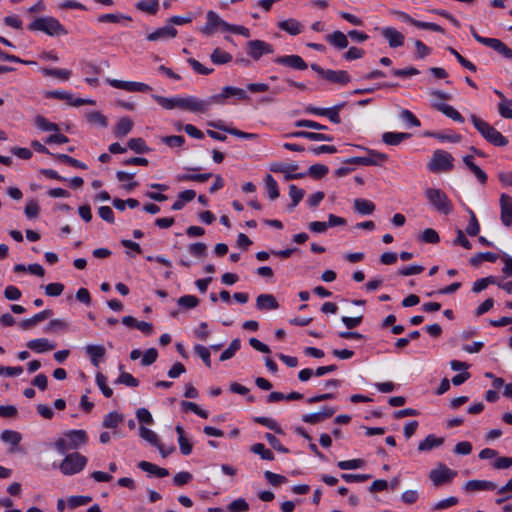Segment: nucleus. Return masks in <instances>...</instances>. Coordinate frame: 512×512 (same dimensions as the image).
Returning <instances> with one entry per match:
<instances>
[{
	"mask_svg": "<svg viewBox=\"0 0 512 512\" xmlns=\"http://www.w3.org/2000/svg\"><path fill=\"white\" fill-rule=\"evenodd\" d=\"M487 47L494 49L507 59H512V50L499 39L491 38L490 41H488Z\"/></svg>",
	"mask_w": 512,
	"mask_h": 512,
	"instance_id": "38",
	"label": "nucleus"
},
{
	"mask_svg": "<svg viewBox=\"0 0 512 512\" xmlns=\"http://www.w3.org/2000/svg\"><path fill=\"white\" fill-rule=\"evenodd\" d=\"M304 194H305V192L303 189H300L296 185L291 184L289 186V196L292 199V203L289 205V208H291V209L295 208L299 204V202L303 199Z\"/></svg>",
	"mask_w": 512,
	"mask_h": 512,
	"instance_id": "46",
	"label": "nucleus"
},
{
	"mask_svg": "<svg viewBox=\"0 0 512 512\" xmlns=\"http://www.w3.org/2000/svg\"><path fill=\"white\" fill-rule=\"evenodd\" d=\"M433 107L456 122H464L463 116L451 105L445 103H433Z\"/></svg>",
	"mask_w": 512,
	"mask_h": 512,
	"instance_id": "29",
	"label": "nucleus"
},
{
	"mask_svg": "<svg viewBox=\"0 0 512 512\" xmlns=\"http://www.w3.org/2000/svg\"><path fill=\"white\" fill-rule=\"evenodd\" d=\"M152 98L164 109L172 110L179 108L181 110L189 111L192 113H205L206 103L202 99L194 96L187 97H172L167 98L164 96L153 94Z\"/></svg>",
	"mask_w": 512,
	"mask_h": 512,
	"instance_id": "1",
	"label": "nucleus"
},
{
	"mask_svg": "<svg viewBox=\"0 0 512 512\" xmlns=\"http://www.w3.org/2000/svg\"><path fill=\"white\" fill-rule=\"evenodd\" d=\"M419 239L424 243L430 244H437L440 241L437 231L432 228H426L420 235Z\"/></svg>",
	"mask_w": 512,
	"mask_h": 512,
	"instance_id": "53",
	"label": "nucleus"
},
{
	"mask_svg": "<svg viewBox=\"0 0 512 512\" xmlns=\"http://www.w3.org/2000/svg\"><path fill=\"white\" fill-rule=\"evenodd\" d=\"M123 416L115 411L108 413L102 422V426L105 428L113 429L118 426L120 422H122Z\"/></svg>",
	"mask_w": 512,
	"mask_h": 512,
	"instance_id": "43",
	"label": "nucleus"
},
{
	"mask_svg": "<svg viewBox=\"0 0 512 512\" xmlns=\"http://www.w3.org/2000/svg\"><path fill=\"white\" fill-rule=\"evenodd\" d=\"M354 209L356 212H358L360 214L369 215L374 212L375 205L370 200L357 198L354 200Z\"/></svg>",
	"mask_w": 512,
	"mask_h": 512,
	"instance_id": "36",
	"label": "nucleus"
},
{
	"mask_svg": "<svg viewBox=\"0 0 512 512\" xmlns=\"http://www.w3.org/2000/svg\"><path fill=\"white\" fill-rule=\"evenodd\" d=\"M212 177V173H202V174H181L177 176V180L182 181H195V182H206Z\"/></svg>",
	"mask_w": 512,
	"mask_h": 512,
	"instance_id": "47",
	"label": "nucleus"
},
{
	"mask_svg": "<svg viewBox=\"0 0 512 512\" xmlns=\"http://www.w3.org/2000/svg\"><path fill=\"white\" fill-rule=\"evenodd\" d=\"M433 107L456 122H464L463 116L451 105L445 103H433Z\"/></svg>",
	"mask_w": 512,
	"mask_h": 512,
	"instance_id": "27",
	"label": "nucleus"
},
{
	"mask_svg": "<svg viewBox=\"0 0 512 512\" xmlns=\"http://www.w3.org/2000/svg\"><path fill=\"white\" fill-rule=\"evenodd\" d=\"M278 28L282 31L287 32L292 36L299 35L303 31V25L297 19L289 18L283 21H280L277 24Z\"/></svg>",
	"mask_w": 512,
	"mask_h": 512,
	"instance_id": "22",
	"label": "nucleus"
},
{
	"mask_svg": "<svg viewBox=\"0 0 512 512\" xmlns=\"http://www.w3.org/2000/svg\"><path fill=\"white\" fill-rule=\"evenodd\" d=\"M425 196L438 213L448 215L453 211L451 200L441 189L428 188L425 190Z\"/></svg>",
	"mask_w": 512,
	"mask_h": 512,
	"instance_id": "4",
	"label": "nucleus"
},
{
	"mask_svg": "<svg viewBox=\"0 0 512 512\" xmlns=\"http://www.w3.org/2000/svg\"><path fill=\"white\" fill-rule=\"evenodd\" d=\"M324 79L329 82L341 84V85H345L351 81V77H350L349 73L345 70L327 69Z\"/></svg>",
	"mask_w": 512,
	"mask_h": 512,
	"instance_id": "23",
	"label": "nucleus"
},
{
	"mask_svg": "<svg viewBox=\"0 0 512 512\" xmlns=\"http://www.w3.org/2000/svg\"><path fill=\"white\" fill-rule=\"evenodd\" d=\"M453 156L445 150H435L427 165L431 172H447L453 169Z\"/></svg>",
	"mask_w": 512,
	"mask_h": 512,
	"instance_id": "7",
	"label": "nucleus"
},
{
	"mask_svg": "<svg viewBox=\"0 0 512 512\" xmlns=\"http://www.w3.org/2000/svg\"><path fill=\"white\" fill-rule=\"evenodd\" d=\"M306 112L314 115L325 116L335 124H339L341 122L339 112L332 108H319L314 106H308L306 107Z\"/></svg>",
	"mask_w": 512,
	"mask_h": 512,
	"instance_id": "19",
	"label": "nucleus"
},
{
	"mask_svg": "<svg viewBox=\"0 0 512 512\" xmlns=\"http://www.w3.org/2000/svg\"><path fill=\"white\" fill-rule=\"evenodd\" d=\"M26 346L37 353L51 351L55 348V344L48 341L46 338H37L27 342Z\"/></svg>",
	"mask_w": 512,
	"mask_h": 512,
	"instance_id": "25",
	"label": "nucleus"
},
{
	"mask_svg": "<svg viewBox=\"0 0 512 512\" xmlns=\"http://www.w3.org/2000/svg\"><path fill=\"white\" fill-rule=\"evenodd\" d=\"M133 121L129 117H122L118 120L115 129L114 135L118 138L125 137L133 128Z\"/></svg>",
	"mask_w": 512,
	"mask_h": 512,
	"instance_id": "31",
	"label": "nucleus"
},
{
	"mask_svg": "<svg viewBox=\"0 0 512 512\" xmlns=\"http://www.w3.org/2000/svg\"><path fill=\"white\" fill-rule=\"evenodd\" d=\"M456 472L452 471L444 464H439L437 469H433L429 473V478L434 486L438 487L445 483L451 482Z\"/></svg>",
	"mask_w": 512,
	"mask_h": 512,
	"instance_id": "12",
	"label": "nucleus"
},
{
	"mask_svg": "<svg viewBox=\"0 0 512 512\" xmlns=\"http://www.w3.org/2000/svg\"><path fill=\"white\" fill-rule=\"evenodd\" d=\"M496 484L488 480H469L465 483L464 489L469 492L490 491L496 489Z\"/></svg>",
	"mask_w": 512,
	"mask_h": 512,
	"instance_id": "21",
	"label": "nucleus"
},
{
	"mask_svg": "<svg viewBox=\"0 0 512 512\" xmlns=\"http://www.w3.org/2000/svg\"><path fill=\"white\" fill-rule=\"evenodd\" d=\"M139 435L141 438H143L145 441L149 442L153 446L158 445V443L160 442L157 434L144 426H140Z\"/></svg>",
	"mask_w": 512,
	"mask_h": 512,
	"instance_id": "54",
	"label": "nucleus"
},
{
	"mask_svg": "<svg viewBox=\"0 0 512 512\" xmlns=\"http://www.w3.org/2000/svg\"><path fill=\"white\" fill-rule=\"evenodd\" d=\"M367 152V156L363 157H351L346 159L344 162L348 164L364 165V166H381L387 161L388 156L377 150L368 149L362 146H357Z\"/></svg>",
	"mask_w": 512,
	"mask_h": 512,
	"instance_id": "8",
	"label": "nucleus"
},
{
	"mask_svg": "<svg viewBox=\"0 0 512 512\" xmlns=\"http://www.w3.org/2000/svg\"><path fill=\"white\" fill-rule=\"evenodd\" d=\"M177 35V30L172 26H165L158 28L156 31L147 35L148 41H157L160 39L174 38Z\"/></svg>",
	"mask_w": 512,
	"mask_h": 512,
	"instance_id": "26",
	"label": "nucleus"
},
{
	"mask_svg": "<svg viewBox=\"0 0 512 512\" xmlns=\"http://www.w3.org/2000/svg\"><path fill=\"white\" fill-rule=\"evenodd\" d=\"M326 40L338 49H344L348 46L347 36L341 31H334L326 36Z\"/></svg>",
	"mask_w": 512,
	"mask_h": 512,
	"instance_id": "33",
	"label": "nucleus"
},
{
	"mask_svg": "<svg viewBox=\"0 0 512 512\" xmlns=\"http://www.w3.org/2000/svg\"><path fill=\"white\" fill-rule=\"evenodd\" d=\"M27 28L30 31H40L49 36H64L68 33L65 27L52 16L38 17Z\"/></svg>",
	"mask_w": 512,
	"mask_h": 512,
	"instance_id": "2",
	"label": "nucleus"
},
{
	"mask_svg": "<svg viewBox=\"0 0 512 512\" xmlns=\"http://www.w3.org/2000/svg\"><path fill=\"white\" fill-rule=\"evenodd\" d=\"M256 308L260 311L276 310L279 303L272 294H260L256 298Z\"/></svg>",
	"mask_w": 512,
	"mask_h": 512,
	"instance_id": "18",
	"label": "nucleus"
},
{
	"mask_svg": "<svg viewBox=\"0 0 512 512\" xmlns=\"http://www.w3.org/2000/svg\"><path fill=\"white\" fill-rule=\"evenodd\" d=\"M470 221L466 227V233L470 236L478 235L480 231V225L478 223L475 213L469 209Z\"/></svg>",
	"mask_w": 512,
	"mask_h": 512,
	"instance_id": "56",
	"label": "nucleus"
},
{
	"mask_svg": "<svg viewBox=\"0 0 512 512\" xmlns=\"http://www.w3.org/2000/svg\"><path fill=\"white\" fill-rule=\"evenodd\" d=\"M24 212H25V215L29 219L37 218L39 216V213H40V206H39L38 202L36 200H33V199L30 200L26 204Z\"/></svg>",
	"mask_w": 512,
	"mask_h": 512,
	"instance_id": "61",
	"label": "nucleus"
},
{
	"mask_svg": "<svg viewBox=\"0 0 512 512\" xmlns=\"http://www.w3.org/2000/svg\"><path fill=\"white\" fill-rule=\"evenodd\" d=\"M86 353L90 357V361L94 366L99 365V359L104 357L106 350L104 346L101 345H88L86 347Z\"/></svg>",
	"mask_w": 512,
	"mask_h": 512,
	"instance_id": "35",
	"label": "nucleus"
},
{
	"mask_svg": "<svg viewBox=\"0 0 512 512\" xmlns=\"http://www.w3.org/2000/svg\"><path fill=\"white\" fill-rule=\"evenodd\" d=\"M106 380V377L102 373H97L96 383L99 389L105 397L110 398L113 395V390L107 386Z\"/></svg>",
	"mask_w": 512,
	"mask_h": 512,
	"instance_id": "62",
	"label": "nucleus"
},
{
	"mask_svg": "<svg viewBox=\"0 0 512 512\" xmlns=\"http://www.w3.org/2000/svg\"><path fill=\"white\" fill-rule=\"evenodd\" d=\"M35 126L42 131H59V126L56 123L50 122L42 115L35 117Z\"/></svg>",
	"mask_w": 512,
	"mask_h": 512,
	"instance_id": "41",
	"label": "nucleus"
},
{
	"mask_svg": "<svg viewBox=\"0 0 512 512\" xmlns=\"http://www.w3.org/2000/svg\"><path fill=\"white\" fill-rule=\"evenodd\" d=\"M501 221L505 226L512 224V198L507 194L500 196Z\"/></svg>",
	"mask_w": 512,
	"mask_h": 512,
	"instance_id": "17",
	"label": "nucleus"
},
{
	"mask_svg": "<svg viewBox=\"0 0 512 512\" xmlns=\"http://www.w3.org/2000/svg\"><path fill=\"white\" fill-rule=\"evenodd\" d=\"M188 251L195 257L204 258L206 256L207 246L202 242L192 243L188 246Z\"/></svg>",
	"mask_w": 512,
	"mask_h": 512,
	"instance_id": "58",
	"label": "nucleus"
},
{
	"mask_svg": "<svg viewBox=\"0 0 512 512\" xmlns=\"http://www.w3.org/2000/svg\"><path fill=\"white\" fill-rule=\"evenodd\" d=\"M230 512H245L249 509V505L243 498L233 500L228 507Z\"/></svg>",
	"mask_w": 512,
	"mask_h": 512,
	"instance_id": "64",
	"label": "nucleus"
},
{
	"mask_svg": "<svg viewBox=\"0 0 512 512\" xmlns=\"http://www.w3.org/2000/svg\"><path fill=\"white\" fill-rule=\"evenodd\" d=\"M87 458L79 452L67 454L59 464V470L65 476L75 475L81 472L86 464Z\"/></svg>",
	"mask_w": 512,
	"mask_h": 512,
	"instance_id": "5",
	"label": "nucleus"
},
{
	"mask_svg": "<svg viewBox=\"0 0 512 512\" xmlns=\"http://www.w3.org/2000/svg\"><path fill=\"white\" fill-rule=\"evenodd\" d=\"M287 137L306 138L311 141H332L333 140V138L330 135L317 133V132H309V131L291 132L287 135Z\"/></svg>",
	"mask_w": 512,
	"mask_h": 512,
	"instance_id": "24",
	"label": "nucleus"
},
{
	"mask_svg": "<svg viewBox=\"0 0 512 512\" xmlns=\"http://www.w3.org/2000/svg\"><path fill=\"white\" fill-rule=\"evenodd\" d=\"M381 35L387 40L389 47L398 48L404 45V35L393 27H383L380 30Z\"/></svg>",
	"mask_w": 512,
	"mask_h": 512,
	"instance_id": "14",
	"label": "nucleus"
},
{
	"mask_svg": "<svg viewBox=\"0 0 512 512\" xmlns=\"http://www.w3.org/2000/svg\"><path fill=\"white\" fill-rule=\"evenodd\" d=\"M433 107L456 122H464L463 116L451 105L445 103H433Z\"/></svg>",
	"mask_w": 512,
	"mask_h": 512,
	"instance_id": "28",
	"label": "nucleus"
},
{
	"mask_svg": "<svg viewBox=\"0 0 512 512\" xmlns=\"http://www.w3.org/2000/svg\"><path fill=\"white\" fill-rule=\"evenodd\" d=\"M128 147L137 154L148 153L150 148L146 145L142 138H131L128 141Z\"/></svg>",
	"mask_w": 512,
	"mask_h": 512,
	"instance_id": "42",
	"label": "nucleus"
},
{
	"mask_svg": "<svg viewBox=\"0 0 512 512\" xmlns=\"http://www.w3.org/2000/svg\"><path fill=\"white\" fill-rule=\"evenodd\" d=\"M209 125L211 127H214L216 129L222 130V131H224L226 133H229V134H231L233 136H236V137H239V138L248 139V140H253V139H257L258 138L257 134L243 132V131H241L239 129L225 126L222 122H217V123L210 122Z\"/></svg>",
	"mask_w": 512,
	"mask_h": 512,
	"instance_id": "20",
	"label": "nucleus"
},
{
	"mask_svg": "<svg viewBox=\"0 0 512 512\" xmlns=\"http://www.w3.org/2000/svg\"><path fill=\"white\" fill-rule=\"evenodd\" d=\"M1 440L5 443H10L11 445H18L21 441V434L17 431L13 430H4L0 436Z\"/></svg>",
	"mask_w": 512,
	"mask_h": 512,
	"instance_id": "50",
	"label": "nucleus"
},
{
	"mask_svg": "<svg viewBox=\"0 0 512 512\" xmlns=\"http://www.w3.org/2000/svg\"><path fill=\"white\" fill-rule=\"evenodd\" d=\"M135 7L142 12L149 15H155L159 10L158 0H140L136 3Z\"/></svg>",
	"mask_w": 512,
	"mask_h": 512,
	"instance_id": "37",
	"label": "nucleus"
},
{
	"mask_svg": "<svg viewBox=\"0 0 512 512\" xmlns=\"http://www.w3.org/2000/svg\"><path fill=\"white\" fill-rule=\"evenodd\" d=\"M443 442H444L443 438H438L435 435L430 434L423 441H421L418 444V450L420 452L430 451L436 447L441 446L443 444Z\"/></svg>",
	"mask_w": 512,
	"mask_h": 512,
	"instance_id": "34",
	"label": "nucleus"
},
{
	"mask_svg": "<svg viewBox=\"0 0 512 512\" xmlns=\"http://www.w3.org/2000/svg\"><path fill=\"white\" fill-rule=\"evenodd\" d=\"M241 342L240 339L236 338L231 341L229 347L225 349L222 354L220 355V361H226L230 358H232L235 353L240 349Z\"/></svg>",
	"mask_w": 512,
	"mask_h": 512,
	"instance_id": "48",
	"label": "nucleus"
},
{
	"mask_svg": "<svg viewBox=\"0 0 512 512\" xmlns=\"http://www.w3.org/2000/svg\"><path fill=\"white\" fill-rule=\"evenodd\" d=\"M228 97H236L239 100L249 99V96L244 89L225 86L219 94L212 95L207 99H202V102L207 104L205 107V113L210 109L212 104H224L225 99Z\"/></svg>",
	"mask_w": 512,
	"mask_h": 512,
	"instance_id": "6",
	"label": "nucleus"
},
{
	"mask_svg": "<svg viewBox=\"0 0 512 512\" xmlns=\"http://www.w3.org/2000/svg\"><path fill=\"white\" fill-rule=\"evenodd\" d=\"M177 303L181 307L192 309L198 306L199 300L194 295H184L178 299Z\"/></svg>",
	"mask_w": 512,
	"mask_h": 512,
	"instance_id": "60",
	"label": "nucleus"
},
{
	"mask_svg": "<svg viewBox=\"0 0 512 512\" xmlns=\"http://www.w3.org/2000/svg\"><path fill=\"white\" fill-rule=\"evenodd\" d=\"M365 461L363 459H351V460H343L337 463V466L342 470H352L363 467Z\"/></svg>",
	"mask_w": 512,
	"mask_h": 512,
	"instance_id": "55",
	"label": "nucleus"
},
{
	"mask_svg": "<svg viewBox=\"0 0 512 512\" xmlns=\"http://www.w3.org/2000/svg\"><path fill=\"white\" fill-rule=\"evenodd\" d=\"M495 282H496V279L494 276H488L485 278H481L474 282L472 291L474 293H479V292L483 291L484 289H486L488 287V285L494 284Z\"/></svg>",
	"mask_w": 512,
	"mask_h": 512,
	"instance_id": "59",
	"label": "nucleus"
},
{
	"mask_svg": "<svg viewBox=\"0 0 512 512\" xmlns=\"http://www.w3.org/2000/svg\"><path fill=\"white\" fill-rule=\"evenodd\" d=\"M246 53L254 61H258L263 55L274 53V48L271 44L263 40L255 39L247 42Z\"/></svg>",
	"mask_w": 512,
	"mask_h": 512,
	"instance_id": "10",
	"label": "nucleus"
},
{
	"mask_svg": "<svg viewBox=\"0 0 512 512\" xmlns=\"http://www.w3.org/2000/svg\"><path fill=\"white\" fill-rule=\"evenodd\" d=\"M251 451L259 455L262 459L272 461L274 460V454L271 450L265 447L263 443H256L251 446Z\"/></svg>",
	"mask_w": 512,
	"mask_h": 512,
	"instance_id": "44",
	"label": "nucleus"
},
{
	"mask_svg": "<svg viewBox=\"0 0 512 512\" xmlns=\"http://www.w3.org/2000/svg\"><path fill=\"white\" fill-rule=\"evenodd\" d=\"M411 135L402 132H385L382 135V141L391 146L399 145L402 141L408 139Z\"/></svg>",
	"mask_w": 512,
	"mask_h": 512,
	"instance_id": "32",
	"label": "nucleus"
},
{
	"mask_svg": "<svg viewBox=\"0 0 512 512\" xmlns=\"http://www.w3.org/2000/svg\"><path fill=\"white\" fill-rule=\"evenodd\" d=\"M85 116L87 121L93 125H98L103 128L108 126V120L106 116L99 111L88 112Z\"/></svg>",
	"mask_w": 512,
	"mask_h": 512,
	"instance_id": "40",
	"label": "nucleus"
},
{
	"mask_svg": "<svg viewBox=\"0 0 512 512\" xmlns=\"http://www.w3.org/2000/svg\"><path fill=\"white\" fill-rule=\"evenodd\" d=\"M265 185L269 198L271 200L277 199L279 197L278 184L270 174H267L265 177Z\"/></svg>",
	"mask_w": 512,
	"mask_h": 512,
	"instance_id": "45",
	"label": "nucleus"
},
{
	"mask_svg": "<svg viewBox=\"0 0 512 512\" xmlns=\"http://www.w3.org/2000/svg\"><path fill=\"white\" fill-rule=\"evenodd\" d=\"M474 127L481 136L494 146L502 147L508 144V140L488 122L472 114L470 117Z\"/></svg>",
	"mask_w": 512,
	"mask_h": 512,
	"instance_id": "3",
	"label": "nucleus"
},
{
	"mask_svg": "<svg viewBox=\"0 0 512 512\" xmlns=\"http://www.w3.org/2000/svg\"><path fill=\"white\" fill-rule=\"evenodd\" d=\"M68 439L69 447L76 450L88 442V435L85 430H69L64 433Z\"/></svg>",
	"mask_w": 512,
	"mask_h": 512,
	"instance_id": "15",
	"label": "nucleus"
},
{
	"mask_svg": "<svg viewBox=\"0 0 512 512\" xmlns=\"http://www.w3.org/2000/svg\"><path fill=\"white\" fill-rule=\"evenodd\" d=\"M232 55L220 48H215L210 55L211 61L216 65L227 64L232 61Z\"/></svg>",
	"mask_w": 512,
	"mask_h": 512,
	"instance_id": "39",
	"label": "nucleus"
},
{
	"mask_svg": "<svg viewBox=\"0 0 512 512\" xmlns=\"http://www.w3.org/2000/svg\"><path fill=\"white\" fill-rule=\"evenodd\" d=\"M206 24L200 28V32L206 36L215 34L219 29L230 32L232 24L224 21L216 12L210 10L206 13Z\"/></svg>",
	"mask_w": 512,
	"mask_h": 512,
	"instance_id": "9",
	"label": "nucleus"
},
{
	"mask_svg": "<svg viewBox=\"0 0 512 512\" xmlns=\"http://www.w3.org/2000/svg\"><path fill=\"white\" fill-rule=\"evenodd\" d=\"M329 172V169L326 165L323 164H313L309 167L307 174L315 179H320L324 177Z\"/></svg>",
	"mask_w": 512,
	"mask_h": 512,
	"instance_id": "52",
	"label": "nucleus"
},
{
	"mask_svg": "<svg viewBox=\"0 0 512 512\" xmlns=\"http://www.w3.org/2000/svg\"><path fill=\"white\" fill-rule=\"evenodd\" d=\"M448 51L453 55L455 56V58L457 59V61L459 62V64L461 66H463L464 68L472 71V72H476L477 68L476 66L469 60H467L466 58H464L459 52H457L454 48L452 47H448L447 48Z\"/></svg>",
	"mask_w": 512,
	"mask_h": 512,
	"instance_id": "57",
	"label": "nucleus"
},
{
	"mask_svg": "<svg viewBox=\"0 0 512 512\" xmlns=\"http://www.w3.org/2000/svg\"><path fill=\"white\" fill-rule=\"evenodd\" d=\"M254 421L258 424H261V425L273 430L274 432H276L278 434L283 433L281 427L272 418L257 416L254 418Z\"/></svg>",
	"mask_w": 512,
	"mask_h": 512,
	"instance_id": "49",
	"label": "nucleus"
},
{
	"mask_svg": "<svg viewBox=\"0 0 512 512\" xmlns=\"http://www.w3.org/2000/svg\"><path fill=\"white\" fill-rule=\"evenodd\" d=\"M52 314H53L52 310L45 309V310L35 314L31 318L22 320L20 322V327L24 330L30 329L32 326L36 325L37 323L42 322V321L46 320L47 318H49Z\"/></svg>",
	"mask_w": 512,
	"mask_h": 512,
	"instance_id": "30",
	"label": "nucleus"
},
{
	"mask_svg": "<svg viewBox=\"0 0 512 512\" xmlns=\"http://www.w3.org/2000/svg\"><path fill=\"white\" fill-rule=\"evenodd\" d=\"M42 71L46 76H52L62 80H68L71 74V72L66 69L44 68Z\"/></svg>",
	"mask_w": 512,
	"mask_h": 512,
	"instance_id": "63",
	"label": "nucleus"
},
{
	"mask_svg": "<svg viewBox=\"0 0 512 512\" xmlns=\"http://www.w3.org/2000/svg\"><path fill=\"white\" fill-rule=\"evenodd\" d=\"M46 98H54L59 100H65L67 101L71 106L79 107L82 105H95V100L92 99H83V98H73V95L65 90H55V91H48L45 94Z\"/></svg>",
	"mask_w": 512,
	"mask_h": 512,
	"instance_id": "11",
	"label": "nucleus"
},
{
	"mask_svg": "<svg viewBox=\"0 0 512 512\" xmlns=\"http://www.w3.org/2000/svg\"><path fill=\"white\" fill-rule=\"evenodd\" d=\"M274 62L296 70H305L308 67L307 63L298 55L279 56L274 59Z\"/></svg>",
	"mask_w": 512,
	"mask_h": 512,
	"instance_id": "16",
	"label": "nucleus"
},
{
	"mask_svg": "<svg viewBox=\"0 0 512 512\" xmlns=\"http://www.w3.org/2000/svg\"><path fill=\"white\" fill-rule=\"evenodd\" d=\"M121 19L132 21V18L130 16L123 15V14H113V13L100 15L97 18V21L99 23H118V22H120Z\"/></svg>",
	"mask_w": 512,
	"mask_h": 512,
	"instance_id": "51",
	"label": "nucleus"
},
{
	"mask_svg": "<svg viewBox=\"0 0 512 512\" xmlns=\"http://www.w3.org/2000/svg\"><path fill=\"white\" fill-rule=\"evenodd\" d=\"M110 86L129 92H149L152 88L145 83L135 81H123L118 79H107Z\"/></svg>",
	"mask_w": 512,
	"mask_h": 512,
	"instance_id": "13",
	"label": "nucleus"
}]
</instances>
